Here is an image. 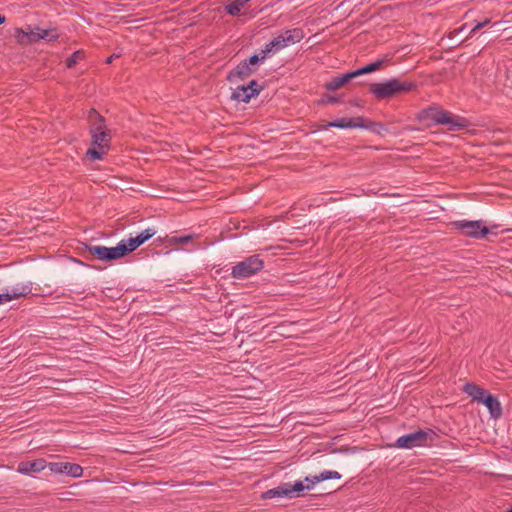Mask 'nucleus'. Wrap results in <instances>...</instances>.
Returning <instances> with one entry per match:
<instances>
[{"mask_svg":"<svg viewBox=\"0 0 512 512\" xmlns=\"http://www.w3.org/2000/svg\"><path fill=\"white\" fill-rule=\"evenodd\" d=\"M46 467H48V463L43 458H38L33 461H22L17 466V472L23 475H33L35 473H40Z\"/></svg>","mask_w":512,"mask_h":512,"instance_id":"obj_11","label":"nucleus"},{"mask_svg":"<svg viewBox=\"0 0 512 512\" xmlns=\"http://www.w3.org/2000/svg\"><path fill=\"white\" fill-rule=\"evenodd\" d=\"M142 244H143L142 239H140V237H138V235L136 237L129 238L128 243H126L125 256L127 254L133 252L134 250H136Z\"/></svg>","mask_w":512,"mask_h":512,"instance_id":"obj_26","label":"nucleus"},{"mask_svg":"<svg viewBox=\"0 0 512 512\" xmlns=\"http://www.w3.org/2000/svg\"><path fill=\"white\" fill-rule=\"evenodd\" d=\"M465 29H466V24H464L461 28H459V29H457V30H454V31L451 33V35L453 34V35H455V36H456V35H458V34H460V33L464 32V30H465Z\"/></svg>","mask_w":512,"mask_h":512,"instance_id":"obj_41","label":"nucleus"},{"mask_svg":"<svg viewBox=\"0 0 512 512\" xmlns=\"http://www.w3.org/2000/svg\"><path fill=\"white\" fill-rule=\"evenodd\" d=\"M449 224H483L482 220H458V221H452Z\"/></svg>","mask_w":512,"mask_h":512,"instance_id":"obj_37","label":"nucleus"},{"mask_svg":"<svg viewBox=\"0 0 512 512\" xmlns=\"http://www.w3.org/2000/svg\"><path fill=\"white\" fill-rule=\"evenodd\" d=\"M392 58H393V54H385L382 58H380L372 63H369L359 69H356L355 72L357 74V77L382 69L383 67H385L387 64H389L391 62Z\"/></svg>","mask_w":512,"mask_h":512,"instance_id":"obj_13","label":"nucleus"},{"mask_svg":"<svg viewBox=\"0 0 512 512\" xmlns=\"http://www.w3.org/2000/svg\"><path fill=\"white\" fill-rule=\"evenodd\" d=\"M13 36L20 45L29 44V30L25 31L22 28H15Z\"/></svg>","mask_w":512,"mask_h":512,"instance_id":"obj_24","label":"nucleus"},{"mask_svg":"<svg viewBox=\"0 0 512 512\" xmlns=\"http://www.w3.org/2000/svg\"><path fill=\"white\" fill-rule=\"evenodd\" d=\"M28 30H29V44L35 43V42H38L39 40H41L40 33L33 32L30 29V27L28 28Z\"/></svg>","mask_w":512,"mask_h":512,"instance_id":"obj_36","label":"nucleus"},{"mask_svg":"<svg viewBox=\"0 0 512 512\" xmlns=\"http://www.w3.org/2000/svg\"><path fill=\"white\" fill-rule=\"evenodd\" d=\"M341 474L337 471H324L317 475L316 481H325V480H332V479H340Z\"/></svg>","mask_w":512,"mask_h":512,"instance_id":"obj_27","label":"nucleus"},{"mask_svg":"<svg viewBox=\"0 0 512 512\" xmlns=\"http://www.w3.org/2000/svg\"><path fill=\"white\" fill-rule=\"evenodd\" d=\"M23 289H25L24 291L26 292V295L28 293H30V288L27 287V286H24V287H21L20 289H13L12 293L11 294H14V293H20L23 291Z\"/></svg>","mask_w":512,"mask_h":512,"instance_id":"obj_40","label":"nucleus"},{"mask_svg":"<svg viewBox=\"0 0 512 512\" xmlns=\"http://www.w3.org/2000/svg\"><path fill=\"white\" fill-rule=\"evenodd\" d=\"M88 121L90 128H99L100 131L108 130L106 127L105 118L99 114L95 109H91L88 113Z\"/></svg>","mask_w":512,"mask_h":512,"instance_id":"obj_19","label":"nucleus"},{"mask_svg":"<svg viewBox=\"0 0 512 512\" xmlns=\"http://www.w3.org/2000/svg\"><path fill=\"white\" fill-rule=\"evenodd\" d=\"M195 238L194 234H188L184 236H167L165 238V241L168 245H185L189 242H191Z\"/></svg>","mask_w":512,"mask_h":512,"instance_id":"obj_22","label":"nucleus"},{"mask_svg":"<svg viewBox=\"0 0 512 512\" xmlns=\"http://www.w3.org/2000/svg\"><path fill=\"white\" fill-rule=\"evenodd\" d=\"M416 88L417 83L415 81H402L399 78H391L383 82H375L368 85L369 93L379 101L409 93L416 90Z\"/></svg>","mask_w":512,"mask_h":512,"instance_id":"obj_1","label":"nucleus"},{"mask_svg":"<svg viewBox=\"0 0 512 512\" xmlns=\"http://www.w3.org/2000/svg\"><path fill=\"white\" fill-rule=\"evenodd\" d=\"M5 21H6V17L4 15L0 14V25L5 23Z\"/></svg>","mask_w":512,"mask_h":512,"instance_id":"obj_44","label":"nucleus"},{"mask_svg":"<svg viewBox=\"0 0 512 512\" xmlns=\"http://www.w3.org/2000/svg\"><path fill=\"white\" fill-rule=\"evenodd\" d=\"M506 512H512V506Z\"/></svg>","mask_w":512,"mask_h":512,"instance_id":"obj_46","label":"nucleus"},{"mask_svg":"<svg viewBox=\"0 0 512 512\" xmlns=\"http://www.w3.org/2000/svg\"><path fill=\"white\" fill-rule=\"evenodd\" d=\"M264 263L258 255H253L245 258L243 261L238 262L232 268V276L238 279L248 278L260 270H262Z\"/></svg>","mask_w":512,"mask_h":512,"instance_id":"obj_7","label":"nucleus"},{"mask_svg":"<svg viewBox=\"0 0 512 512\" xmlns=\"http://www.w3.org/2000/svg\"><path fill=\"white\" fill-rule=\"evenodd\" d=\"M329 128H362L377 135H383L384 132L388 131L383 123L372 121L371 119L365 118L364 116H357L352 118H339L330 121L327 124L320 127L321 130H327Z\"/></svg>","mask_w":512,"mask_h":512,"instance_id":"obj_3","label":"nucleus"},{"mask_svg":"<svg viewBox=\"0 0 512 512\" xmlns=\"http://www.w3.org/2000/svg\"><path fill=\"white\" fill-rule=\"evenodd\" d=\"M287 46L288 45L285 43V39L282 38V36H277L264 46L259 55L263 61H265L267 58Z\"/></svg>","mask_w":512,"mask_h":512,"instance_id":"obj_12","label":"nucleus"},{"mask_svg":"<svg viewBox=\"0 0 512 512\" xmlns=\"http://www.w3.org/2000/svg\"><path fill=\"white\" fill-rule=\"evenodd\" d=\"M249 1L250 0H233L225 6V10L231 16H239L241 13V9Z\"/></svg>","mask_w":512,"mask_h":512,"instance_id":"obj_21","label":"nucleus"},{"mask_svg":"<svg viewBox=\"0 0 512 512\" xmlns=\"http://www.w3.org/2000/svg\"><path fill=\"white\" fill-rule=\"evenodd\" d=\"M116 57H118V55L113 54V55H111L110 57L107 58L106 62L107 63H111L113 61V59L116 58Z\"/></svg>","mask_w":512,"mask_h":512,"instance_id":"obj_43","label":"nucleus"},{"mask_svg":"<svg viewBox=\"0 0 512 512\" xmlns=\"http://www.w3.org/2000/svg\"><path fill=\"white\" fill-rule=\"evenodd\" d=\"M463 391L471 397L474 401H477L478 403L481 401V399L485 396V394L488 392L487 390L483 389L479 385L475 383H466L463 387Z\"/></svg>","mask_w":512,"mask_h":512,"instance_id":"obj_17","label":"nucleus"},{"mask_svg":"<svg viewBox=\"0 0 512 512\" xmlns=\"http://www.w3.org/2000/svg\"><path fill=\"white\" fill-rule=\"evenodd\" d=\"M264 62L259 54H254L248 59L242 60L234 69L228 72L227 81L245 80L258 70L260 63Z\"/></svg>","mask_w":512,"mask_h":512,"instance_id":"obj_6","label":"nucleus"},{"mask_svg":"<svg viewBox=\"0 0 512 512\" xmlns=\"http://www.w3.org/2000/svg\"><path fill=\"white\" fill-rule=\"evenodd\" d=\"M247 86L250 91L255 92V97L258 96L263 89V86L259 85L256 80H251Z\"/></svg>","mask_w":512,"mask_h":512,"instance_id":"obj_32","label":"nucleus"},{"mask_svg":"<svg viewBox=\"0 0 512 512\" xmlns=\"http://www.w3.org/2000/svg\"><path fill=\"white\" fill-rule=\"evenodd\" d=\"M421 120H431L437 125L448 126L449 131H460L469 127L470 122L465 117L455 115L438 106H432L421 111Z\"/></svg>","mask_w":512,"mask_h":512,"instance_id":"obj_2","label":"nucleus"},{"mask_svg":"<svg viewBox=\"0 0 512 512\" xmlns=\"http://www.w3.org/2000/svg\"><path fill=\"white\" fill-rule=\"evenodd\" d=\"M41 39H45L49 42L56 41L59 38V34L56 29H45L41 30L40 33Z\"/></svg>","mask_w":512,"mask_h":512,"instance_id":"obj_29","label":"nucleus"},{"mask_svg":"<svg viewBox=\"0 0 512 512\" xmlns=\"http://www.w3.org/2000/svg\"><path fill=\"white\" fill-rule=\"evenodd\" d=\"M490 21H491L490 19H485V20H484V21H482V22H478V23L475 25V26H476V29H479V30H480L481 28H483V27L487 26V25L490 23Z\"/></svg>","mask_w":512,"mask_h":512,"instance_id":"obj_39","label":"nucleus"},{"mask_svg":"<svg viewBox=\"0 0 512 512\" xmlns=\"http://www.w3.org/2000/svg\"><path fill=\"white\" fill-rule=\"evenodd\" d=\"M479 403H482L487 407L493 418L497 419L502 415V407L499 400L489 392L485 394Z\"/></svg>","mask_w":512,"mask_h":512,"instance_id":"obj_15","label":"nucleus"},{"mask_svg":"<svg viewBox=\"0 0 512 512\" xmlns=\"http://www.w3.org/2000/svg\"><path fill=\"white\" fill-rule=\"evenodd\" d=\"M155 234V231L151 228H147L144 231H142L138 237L142 239V243H145L147 240H149L153 235Z\"/></svg>","mask_w":512,"mask_h":512,"instance_id":"obj_33","label":"nucleus"},{"mask_svg":"<svg viewBox=\"0 0 512 512\" xmlns=\"http://www.w3.org/2000/svg\"><path fill=\"white\" fill-rule=\"evenodd\" d=\"M350 104H352V105H354L356 107H362V104H361L360 100H351Z\"/></svg>","mask_w":512,"mask_h":512,"instance_id":"obj_42","label":"nucleus"},{"mask_svg":"<svg viewBox=\"0 0 512 512\" xmlns=\"http://www.w3.org/2000/svg\"><path fill=\"white\" fill-rule=\"evenodd\" d=\"M84 57L85 52L83 50H77L70 57L67 58L66 66L68 68H73L80 60L84 59Z\"/></svg>","mask_w":512,"mask_h":512,"instance_id":"obj_25","label":"nucleus"},{"mask_svg":"<svg viewBox=\"0 0 512 512\" xmlns=\"http://www.w3.org/2000/svg\"><path fill=\"white\" fill-rule=\"evenodd\" d=\"M288 498H295L300 496V493L306 489V485L302 481H296L294 484L286 483Z\"/></svg>","mask_w":512,"mask_h":512,"instance_id":"obj_23","label":"nucleus"},{"mask_svg":"<svg viewBox=\"0 0 512 512\" xmlns=\"http://www.w3.org/2000/svg\"><path fill=\"white\" fill-rule=\"evenodd\" d=\"M341 98L339 96H333V95H323L318 101L317 104L321 106H325L328 104H336L340 103Z\"/></svg>","mask_w":512,"mask_h":512,"instance_id":"obj_28","label":"nucleus"},{"mask_svg":"<svg viewBox=\"0 0 512 512\" xmlns=\"http://www.w3.org/2000/svg\"><path fill=\"white\" fill-rule=\"evenodd\" d=\"M85 251L99 261L111 262L125 257L126 241H120L115 247L85 244Z\"/></svg>","mask_w":512,"mask_h":512,"instance_id":"obj_5","label":"nucleus"},{"mask_svg":"<svg viewBox=\"0 0 512 512\" xmlns=\"http://www.w3.org/2000/svg\"><path fill=\"white\" fill-rule=\"evenodd\" d=\"M92 147L86 151V158L90 161L102 160L111 148L112 136L110 130L100 131L99 128H90Z\"/></svg>","mask_w":512,"mask_h":512,"instance_id":"obj_4","label":"nucleus"},{"mask_svg":"<svg viewBox=\"0 0 512 512\" xmlns=\"http://www.w3.org/2000/svg\"><path fill=\"white\" fill-rule=\"evenodd\" d=\"M48 468L52 473L65 474L74 478H79L83 475V468L76 463L69 462H50Z\"/></svg>","mask_w":512,"mask_h":512,"instance_id":"obj_9","label":"nucleus"},{"mask_svg":"<svg viewBox=\"0 0 512 512\" xmlns=\"http://www.w3.org/2000/svg\"><path fill=\"white\" fill-rule=\"evenodd\" d=\"M294 217V214L291 211H286L284 213H281L280 215L276 216L272 221H269L267 224H272V222H279V221H291Z\"/></svg>","mask_w":512,"mask_h":512,"instance_id":"obj_31","label":"nucleus"},{"mask_svg":"<svg viewBox=\"0 0 512 512\" xmlns=\"http://www.w3.org/2000/svg\"><path fill=\"white\" fill-rule=\"evenodd\" d=\"M507 231H510V229L502 230L501 233H505Z\"/></svg>","mask_w":512,"mask_h":512,"instance_id":"obj_45","label":"nucleus"},{"mask_svg":"<svg viewBox=\"0 0 512 512\" xmlns=\"http://www.w3.org/2000/svg\"><path fill=\"white\" fill-rule=\"evenodd\" d=\"M22 296H26V292L24 290L20 293H14V294L2 293V294H0V304H2L4 302L11 301L13 299H17Z\"/></svg>","mask_w":512,"mask_h":512,"instance_id":"obj_30","label":"nucleus"},{"mask_svg":"<svg viewBox=\"0 0 512 512\" xmlns=\"http://www.w3.org/2000/svg\"><path fill=\"white\" fill-rule=\"evenodd\" d=\"M279 36H282V38L285 39V43L289 46L300 42L304 38L305 34L303 29L293 28L285 30V32Z\"/></svg>","mask_w":512,"mask_h":512,"instance_id":"obj_18","label":"nucleus"},{"mask_svg":"<svg viewBox=\"0 0 512 512\" xmlns=\"http://www.w3.org/2000/svg\"><path fill=\"white\" fill-rule=\"evenodd\" d=\"M356 77H357V74H356L355 70L347 72L345 74L336 76V77L332 78L330 81L326 82L324 84V88L327 91H336V90L340 89L341 87H343L344 85H346L347 83H349L351 80H353Z\"/></svg>","mask_w":512,"mask_h":512,"instance_id":"obj_14","label":"nucleus"},{"mask_svg":"<svg viewBox=\"0 0 512 512\" xmlns=\"http://www.w3.org/2000/svg\"><path fill=\"white\" fill-rule=\"evenodd\" d=\"M255 97V92L250 91L248 86L241 85L234 89L231 95V99L237 102L248 103L252 98Z\"/></svg>","mask_w":512,"mask_h":512,"instance_id":"obj_16","label":"nucleus"},{"mask_svg":"<svg viewBox=\"0 0 512 512\" xmlns=\"http://www.w3.org/2000/svg\"><path fill=\"white\" fill-rule=\"evenodd\" d=\"M500 226H458L460 233L465 236L473 238H484L486 237L489 241H493L490 236L497 235L498 232L494 231Z\"/></svg>","mask_w":512,"mask_h":512,"instance_id":"obj_10","label":"nucleus"},{"mask_svg":"<svg viewBox=\"0 0 512 512\" xmlns=\"http://www.w3.org/2000/svg\"><path fill=\"white\" fill-rule=\"evenodd\" d=\"M429 433L424 430H418L399 437L396 441V446L399 448H414L426 444Z\"/></svg>","mask_w":512,"mask_h":512,"instance_id":"obj_8","label":"nucleus"},{"mask_svg":"<svg viewBox=\"0 0 512 512\" xmlns=\"http://www.w3.org/2000/svg\"><path fill=\"white\" fill-rule=\"evenodd\" d=\"M155 234V231L151 228H147L144 231H142L138 237L142 239V243H145L147 240H149L153 235Z\"/></svg>","mask_w":512,"mask_h":512,"instance_id":"obj_34","label":"nucleus"},{"mask_svg":"<svg viewBox=\"0 0 512 512\" xmlns=\"http://www.w3.org/2000/svg\"><path fill=\"white\" fill-rule=\"evenodd\" d=\"M279 497L288 498L286 483H281L277 487L269 489L261 494V499H263V500L279 498Z\"/></svg>","mask_w":512,"mask_h":512,"instance_id":"obj_20","label":"nucleus"},{"mask_svg":"<svg viewBox=\"0 0 512 512\" xmlns=\"http://www.w3.org/2000/svg\"><path fill=\"white\" fill-rule=\"evenodd\" d=\"M478 30H479V29H476V26H474V27L470 30V32L468 33V35H467V36H466V37H465V38H464L460 43H462L463 41H466V40H468V39L472 38Z\"/></svg>","mask_w":512,"mask_h":512,"instance_id":"obj_38","label":"nucleus"},{"mask_svg":"<svg viewBox=\"0 0 512 512\" xmlns=\"http://www.w3.org/2000/svg\"><path fill=\"white\" fill-rule=\"evenodd\" d=\"M317 475L312 477H306L305 481L307 482L306 489L311 490L315 484L319 483L320 481H316Z\"/></svg>","mask_w":512,"mask_h":512,"instance_id":"obj_35","label":"nucleus"}]
</instances>
